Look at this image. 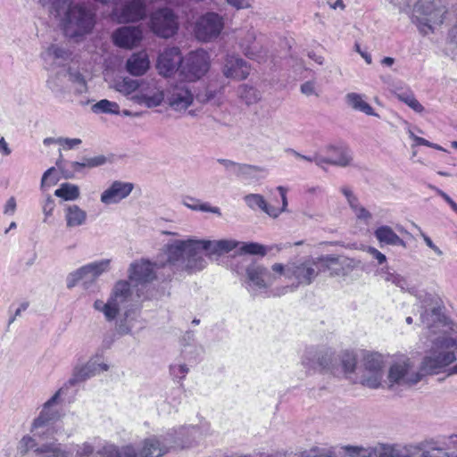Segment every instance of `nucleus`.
<instances>
[{"mask_svg": "<svg viewBox=\"0 0 457 457\" xmlns=\"http://www.w3.org/2000/svg\"><path fill=\"white\" fill-rule=\"evenodd\" d=\"M237 245L236 240L227 239L211 241L188 238L170 241L163 246L166 260L161 262L162 269L169 271L164 279L170 280L177 272L192 274L204 270L207 264L203 255L204 251L211 258L228 253Z\"/></svg>", "mask_w": 457, "mask_h": 457, "instance_id": "1", "label": "nucleus"}, {"mask_svg": "<svg viewBox=\"0 0 457 457\" xmlns=\"http://www.w3.org/2000/svg\"><path fill=\"white\" fill-rule=\"evenodd\" d=\"M110 298L118 312L122 308L126 309L123 317L117 323V332L121 336L129 334L138 317V312L134 303H137L141 298L133 295L130 281L127 280L116 282Z\"/></svg>", "mask_w": 457, "mask_h": 457, "instance_id": "2", "label": "nucleus"}, {"mask_svg": "<svg viewBox=\"0 0 457 457\" xmlns=\"http://www.w3.org/2000/svg\"><path fill=\"white\" fill-rule=\"evenodd\" d=\"M446 0H418L413 8V21L420 31L428 35L434 25H441L448 11Z\"/></svg>", "mask_w": 457, "mask_h": 457, "instance_id": "3", "label": "nucleus"}, {"mask_svg": "<svg viewBox=\"0 0 457 457\" xmlns=\"http://www.w3.org/2000/svg\"><path fill=\"white\" fill-rule=\"evenodd\" d=\"M96 23V14L79 4L70 7L61 19V26L66 37H82L89 34Z\"/></svg>", "mask_w": 457, "mask_h": 457, "instance_id": "4", "label": "nucleus"}, {"mask_svg": "<svg viewBox=\"0 0 457 457\" xmlns=\"http://www.w3.org/2000/svg\"><path fill=\"white\" fill-rule=\"evenodd\" d=\"M457 342L446 336H439L433 340L432 353L424 358L422 370L436 373L438 370L448 366L456 360Z\"/></svg>", "mask_w": 457, "mask_h": 457, "instance_id": "5", "label": "nucleus"}, {"mask_svg": "<svg viewBox=\"0 0 457 457\" xmlns=\"http://www.w3.org/2000/svg\"><path fill=\"white\" fill-rule=\"evenodd\" d=\"M410 293L417 298L423 311L420 313V321L428 328H431L435 323H445V316L442 310L444 303L440 296L435 293L419 291L414 287Z\"/></svg>", "mask_w": 457, "mask_h": 457, "instance_id": "6", "label": "nucleus"}, {"mask_svg": "<svg viewBox=\"0 0 457 457\" xmlns=\"http://www.w3.org/2000/svg\"><path fill=\"white\" fill-rule=\"evenodd\" d=\"M176 431L168 430L165 435L151 436L144 441L139 457H161L170 449H183L187 445L189 439L175 437Z\"/></svg>", "mask_w": 457, "mask_h": 457, "instance_id": "7", "label": "nucleus"}, {"mask_svg": "<svg viewBox=\"0 0 457 457\" xmlns=\"http://www.w3.org/2000/svg\"><path fill=\"white\" fill-rule=\"evenodd\" d=\"M62 392V388L59 389L47 400L44 403L39 415L33 420L31 432L41 440L48 438L49 436L54 435L55 432L54 424L59 419V413L56 410L52 409V406L56 403Z\"/></svg>", "mask_w": 457, "mask_h": 457, "instance_id": "8", "label": "nucleus"}, {"mask_svg": "<svg viewBox=\"0 0 457 457\" xmlns=\"http://www.w3.org/2000/svg\"><path fill=\"white\" fill-rule=\"evenodd\" d=\"M423 377L414 366L413 362L407 357L395 361L390 367L387 379L389 387L395 385L402 386H411L419 383Z\"/></svg>", "mask_w": 457, "mask_h": 457, "instance_id": "9", "label": "nucleus"}, {"mask_svg": "<svg viewBox=\"0 0 457 457\" xmlns=\"http://www.w3.org/2000/svg\"><path fill=\"white\" fill-rule=\"evenodd\" d=\"M161 265V261L152 263L145 260L135 262L130 264L129 269V279L137 287V296L138 298H146V296L143 295L142 290L147 287L148 284L156 278L154 269H162Z\"/></svg>", "mask_w": 457, "mask_h": 457, "instance_id": "10", "label": "nucleus"}, {"mask_svg": "<svg viewBox=\"0 0 457 457\" xmlns=\"http://www.w3.org/2000/svg\"><path fill=\"white\" fill-rule=\"evenodd\" d=\"M320 273L319 257H311L304 261L288 263L286 268L285 277L289 279H295L297 285L307 286L312 283Z\"/></svg>", "mask_w": 457, "mask_h": 457, "instance_id": "11", "label": "nucleus"}, {"mask_svg": "<svg viewBox=\"0 0 457 457\" xmlns=\"http://www.w3.org/2000/svg\"><path fill=\"white\" fill-rule=\"evenodd\" d=\"M337 357L331 350L316 351L307 349L302 363L305 367L320 371H328L334 375L339 372V367L337 364Z\"/></svg>", "mask_w": 457, "mask_h": 457, "instance_id": "12", "label": "nucleus"}, {"mask_svg": "<svg viewBox=\"0 0 457 457\" xmlns=\"http://www.w3.org/2000/svg\"><path fill=\"white\" fill-rule=\"evenodd\" d=\"M112 13L120 22H133L145 16V7L141 0H113Z\"/></svg>", "mask_w": 457, "mask_h": 457, "instance_id": "13", "label": "nucleus"}, {"mask_svg": "<svg viewBox=\"0 0 457 457\" xmlns=\"http://www.w3.org/2000/svg\"><path fill=\"white\" fill-rule=\"evenodd\" d=\"M363 365L361 383L370 388H378L383 378V356L378 353H368L364 357Z\"/></svg>", "mask_w": 457, "mask_h": 457, "instance_id": "14", "label": "nucleus"}, {"mask_svg": "<svg viewBox=\"0 0 457 457\" xmlns=\"http://www.w3.org/2000/svg\"><path fill=\"white\" fill-rule=\"evenodd\" d=\"M209 55L204 50L190 53L183 59L181 74L189 80L202 78L209 70Z\"/></svg>", "mask_w": 457, "mask_h": 457, "instance_id": "15", "label": "nucleus"}, {"mask_svg": "<svg viewBox=\"0 0 457 457\" xmlns=\"http://www.w3.org/2000/svg\"><path fill=\"white\" fill-rule=\"evenodd\" d=\"M151 29L159 37L169 38L178 30L176 17L171 10L162 8L151 15Z\"/></svg>", "mask_w": 457, "mask_h": 457, "instance_id": "16", "label": "nucleus"}, {"mask_svg": "<svg viewBox=\"0 0 457 457\" xmlns=\"http://www.w3.org/2000/svg\"><path fill=\"white\" fill-rule=\"evenodd\" d=\"M223 29L221 17L214 12H209L196 22L195 36L201 41H210L216 38Z\"/></svg>", "mask_w": 457, "mask_h": 457, "instance_id": "17", "label": "nucleus"}, {"mask_svg": "<svg viewBox=\"0 0 457 457\" xmlns=\"http://www.w3.org/2000/svg\"><path fill=\"white\" fill-rule=\"evenodd\" d=\"M107 158L104 155L94 157H83L81 162H66L62 155L56 161V166L61 170L62 177L66 179H72L76 172H81L84 168H96L105 164Z\"/></svg>", "mask_w": 457, "mask_h": 457, "instance_id": "18", "label": "nucleus"}, {"mask_svg": "<svg viewBox=\"0 0 457 457\" xmlns=\"http://www.w3.org/2000/svg\"><path fill=\"white\" fill-rule=\"evenodd\" d=\"M109 366L105 363H98L96 360L91 358L84 364H77L73 370L71 377L66 382V386H74L79 383L85 382L90 378L98 374L101 370H108Z\"/></svg>", "mask_w": 457, "mask_h": 457, "instance_id": "19", "label": "nucleus"}, {"mask_svg": "<svg viewBox=\"0 0 457 457\" xmlns=\"http://www.w3.org/2000/svg\"><path fill=\"white\" fill-rule=\"evenodd\" d=\"M183 58L179 47L165 48L158 57L156 67L164 77H170L177 71H181Z\"/></svg>", "mask_w": 457, "mask_h": 457, "instance_id": "20", "label": "nucleus"}, {"mask_svg": "<svg viewBox=\"0 0 457 457\" xmlns=\"http://www.w3.org/2000/svg\"><path fill=\"white\" fill-rule=\"evenodd\" d=\"M138 89V93L133 96L132 99L140 105H145L148 108L157 107L161 105L164 99L163 91L158 88L154 82L146 86L143 84Z\"/></svg>", "mask_w": 457, "mask_h": 457, "instance_id": "21", "label": "nucleus"}, {"mask_svg": "<svg viewBox=\"0 0 457 457\" xmlns=\"http://www.w3.org/2000/svg\"><path fill=\"white\" fill-rule=\"evenodd\" d=\"M134 188L130 182L113 181L112 185L101 194V202L106 205L118 204L129 195Z\"/></svg>", "mask_w": 457, "mask_h": 457, "instance_id": "22", "label": "nucleus"}, {"mask_svg": "<svg viewBox=\"0 0 457 457\" xmlns=\"http://www.w3.org/2000/svg\"><path fill=\"white\" fill-rule=\"evenodd\" d=\"M170 106L175 111H185L194 101V95L184 84L174 86L169 93Z\"/></svg>", "mask_w": 457, "mask_h": 457, "instance_id": "23", "label": "nucleus"}, {"mask_svg": "<svg viewBox=\"0 0 457 457\" xmlns=\"http://www.w3.org/2000/svg\"><path fill=\"white\" fill-rule=\"evenodd\" d=\"M250 70L248 63L242 58L228 55L223 67V74L226 78L243 80L248 77Z\"/></svg>", "mask_w": 457, "mask_h": 457, "instance_id": "24", "label": "nucleus"}, {"mask_svg": "<svg viewBox=\"0 0 457 457\" xmlns=\"http://www.w3.org/2000/svg\"><path fill=\"white\" fill-rule=\"evenodd\" d=\"M114 44L122 48H132L142 39V31L138 27H122L112 35Z\"/></svg>", "mask_w": 457, "mask_h": 457, "instance_id": "25", "label": "nucleus"}, {"mask_svg": "<svg viewBox=\"0 0 457 457\" xmlns=\"http://www.w3.org/2000/svg\"><path fill=\"white\" fill-rule=\"evenodd\" d=\"M34 454L36 457H72V452L66 450L57 440L37 445Z\"/></svg>", "mask_w": 457, "mask_h": 457, "instance_id": "26", "label": "nucleus"}, {"mask_svg": "<svg viewBox=\"0 0 457 457\" xmlns=\"http://www.w3.org/2000/svg\"><path fill=\"white\" fill-rule=\"evenodd\" d=\"M111 261L104 259L99 262H94L79 268V273L82 274L85 284L95 281L104 272L107 271Z\"/></svg>", "mask_w": 457, "mask_h": 457, "instance_id": "27", "label": "nucleus"}, {"mask_svg": "<svg viewBox=\"0 0 457 457\" xmlns=\"http://www.w3.org/2000/svg\"><path fill=\"white\" fill-rule=\"evenodd\" d=\"M249 281L259 288H265L271 283L270 272L262 265H250L246 269Z\"/></svg>", "mask_w": 457, "mask_h": 457, "instance_id": "28", "label": "nucleus"}, {"mask_svg": "<svg viewBox=\"0 0 457 457\" xmlns=\"http://www.w3.org/2000/svg\"><path fill=\"white\" fill-rule=\"evenodd\" d=\"M150 62L146 53L133 54L126 62V69L133 76H141L149 69Z\"/></svg>", "mask_w": 457, "mask_h": 457, "instance_id": "29", "label": "nucleus"}, {"mask_svg": "<svg viewBox=\"0 0 457 457\" xmlns=\"http://www.w3.org/2000/svg\"><path fill=\"white\" fill-rule=\"evenodd\" d=\"M239 45L245 56L259 60L262 46L256 41V35L253 30H248L245 37L240 39Z\"/></svg>", "mask_w": 457, "mask_h": 457, "instance_id": "30", "label": "nucleus"}, {"mask_svg": "<svg viewBox=\"0 0 457 457\" xmlns=\"http://www.w3.org/2000/svg\"><path fill=\"white\" fill-rule=\"evenodd\" d=\"M244 200L249 208L253 210L259 208L272 218H277L280 214V211H278V208L268 204L262 195L248 194L245 195Z\"/></svg>", "mask_w": 457, "mask_h": 457, "instance_id": "31", "label": "nucleus"}, {"mask_svg": "<svg viewBox=\"0 0 457 457\" xmlns=\"http://www.w3.org/2000/svg\"><path fill=\"white\" fill-rule=\"evenodd\" d=\"M320 273L328 271L330 276L345 275L343 262L339 258L332 255L319 257Z\"/></svg>", "mask_w": 457, "mask_h": 457, "instance_id": "32", "label": "nucleus"}, {"mask_svg": "<svg viewBox=\"0 0 457 457\" xmlns=\"http://www.w3.org/2000/svg\"><path fill=\"white\" fill-rule=\"evenodd\" d=\"M374 235L380 243L390 245L406 246L405 242L389 226L378 227Z\"/></svg>", "mask_w": 457, "mask_h": 457, "instance_id": "33", "label": "nucleus"}, {"mask_svg": "<svg viewBox=\"0 0 457 457\" xmlns=\"http://www.w3.org/2000/svg\"><path fill=\"white\" fill-rule=\"evenodd\" d=\"M102 457H137L136 449L131 445H126L119 448L115 445H105L102 450L96 452Z\"/></svg>", "mask_w": 457, "mask_h": 457, "instance_id": "34", "label": "nucleus"}, {"mask_svg": "<svg viewBox=\"0 0 457 457\" xmlns=\"http://www.w3.org/2000/svg\"><path fill=\"white\" fill-rule=\"evenodd\" d=\"M326 151L328 153H335L336 154L338 155L337 158L332 159L334 166L347 167L351 165L353 156L352 152L348 147L344 145L336 146L333 145H329L326 146Z\"/></svg>", "mask_w": 457, "mask_h": 457, "instance_id": "35", "label": "nucleus"}, {"mask_svg": "<svg viewBox=\"0 0 457 457\" xmlns=\"http://www.w3.org/2000/svg\"><path fill=\"white\" fill-rule=\"evenodd\" d=\"M66 225L69 228L83 225L87 220V212L78 205H70L65 210Z\"/></svg>", "mask_w": 457, "mask_h": 457, "instance_id": "36", "label": "nucleus"}, {"mask_svg": "<svg viewBox=\"0 0 457 457\" xmlns=\"http://www.w3.org/2000/svg\"><path fill=\"white\" fill-rule=\"evenodd\" d=\"M377 457H411L409 451L400 445L378 444Z\"/></svg>", "mask_w": 457, "mask_h": 457, "instance_id": "37", "label": "nucleus"}, {"mask_svg": "<svg viewBox=\"0 0 457 457\" xmlns=\"http://www.w3.org/2000/svg\"><path fill=\"white\" fill-rule=\"evenodd\" d=\"M337 364L339 367V372L337 375L350 374L354 371L357 361L356 356L353 352L345 351L340 355H337Z\"/></svg>", "mask_w": 457, "mask_h": 457, "instance_id": "38", "label": "nucleus"}, {"mask_svg": "<svg viewBox=\"0 0 457 457\" xmlns=\"http://www.w3.org/2000/svg\"><path fill=\"white\" fill-rule=\"evenodd\" d=\"M346 102L353 109L362 112L367 115L376 116L373 108L365 102L361 96L357 93H349L346 95Z\"/></svg>", "mask_w": 457, "mask_h": 457, "instance_id": "39", "label": "nucleus"}, {"mask_svg": "<svg viewBox=\"0 0 457 457\" xmlns=\"http://www.w3.org/2000/svg\"><path fill=\"white\" fill-rule=\"evenodd\" d=\"M395 96L401 102L406 104L410 108H411L416 112H421L424 110V107L415 98L414 94L409 89H399L395 92Z\"/></svg>", "mask_w": 457, "mask_h": 457, "instance_id": "40", "label": "nucleus"}, {"mask_svg": "<svg viewBox=\"0 0 457 457\" xmlns=\"http://www.w3.org/2000/svg\"><path fill=\"white\" fill-rule=\"evenodd\" d=\"M54 195L65 201H73L79 197V188L74 184L62 183L60 187L54 191Z\"/></svg>", "mask_w": 457, "mask_h": 457, "instance_id": "41", "label": "nucleus"}, {"mask_svg": "<svg viewBox=\"0 0 457 457\" xmlns=\"http://www.w3.org/2000/svg\"><path fill=\"white\" fill-rule=\"evenodd\" d=\"M238 243L237 246L235 247L237 253L240 254H253L264 256L267 253L266 247L259 243L249 242V243ZM234 250V248L232 249Z\"/></svg>", "mask_w": 457, "mask_h": 457, "instance_id": "42", "label": "nucleus"}, {"mask_svg": "<svg viewBox=\"0 0 457 457\" xmlns=\"http://www.w3.org/2000/svg\"><path fill=\"white\" fill-rule=\"evenodd\" d=\"M184 204L193 211H201L205 212H212L220 216L221 215L219 207L211 206L208 203H201L200 200L196 198L187 197V199L184 200Z\"/></svg>", "mask_w": 457, "mask_h": 457, "instance_id": "43", "label": "nucleus"}, {"mask_svg": "<svg viewBox=\"0 0 457 457\" xmlns=\"http://www.w3.org/2000/svg\"><path fill=\"white\" fill-rule=\"evenodd\" d=\"M140 84L137 79H134L129 77L118 79L114 82V88L116 91L123 95H130L138 89Z\"/></svg>", "mask_w": 457, "mask_h": 457, "instance_id": "44", "label": "nucleus"}, {"mask_svg": "<svg viewBox=\"0 0 457 457\" xmlns=\"http://www.w3.org/2000/svg\"><path fill=\"white\" fill-rule=\"evenodd\" d=\"M94 308L96 311L102 312L108 321L114 320L119 313L111 298L106 303H104L102 300H96Z\"/></svg>", "mask_w": 457, "mask_h": 457, "instance_id": "45", "label": "nucleus"}, {"mask_svg": "<svg viewBox=\"0 0 457 457\" xmlns=\"http://www.w3.org/2000/svg\"><path fill=\"white\" fill-rule=\"evenodd\" d=\"M92 111L95 113L119 114L120 106L115 102H112L107 99H102L92 106Z\"/></svg>", "mask_w": 457, "mask_h": 457, "instance_id": "46", "label": "nucleus"}, {"mask_svg": "<svg viewBox=\"0 0 457 457\" xmlns=\"http://www.w3.org/2000/svg\"><path fill=\"white\" fill-rule=\"evenodd\" d=\"M378 448V444L373 447H361L347 445L345 447L347 457H377L375 450Z\"/></svg>", "mask_w": 457, "mask_h": 457, "instance_id": "47", "label": "nucleus"}, {"mask_svg": "<svg viewBox=\"0 0 457 457\" xmlns=\"http://www.w3.org/2000/svg\"><path fill=\"white\" fill-rule=\"evenodd\" d=\"M264 170V168L261 166L242 163L237 178L246 180L258 179V173Z\"/></svg>", "mask_w": 457, "mask_h": 457, "instance_id": "48", "label": "nucleus"}, {"mask_svg": "<svg viewBox=\"0 0 457 457\" xmlns=\"http://www.w3.org/2000/svg\"><path fill=\"white\" fill-rule=\"evenodd\" d=\"M67 73L69 75V80L76 86V92L78 94L85 93L87 89V86L83 74L79 71L72 70L71 68L68 69Z\"/></svg>", "mask_w": 457, "mask_h": 457, "instance_id": "49", "label": "nucleus"}, {"mask_svg": "<svg viewBox=\"0 0 457 457\" xmlns=\"http://www.w3.org/2000/svg\"><path fill=\"white\" fill-rule=\"evenodd\" d=\"M239 96L248 105L260 100V94L257 89L248 85H242L239 87Z\"/></svg>", "mask_w": 457, "mask_h": 457, "instance_id": "50", "label": "nucleus"}, {"mask_svg": "<svg viewBox=\"0 0 457 457\" xmlns=\"http://www.w3.org/2000/svg\"><path fill=\"white\" fill-rule=\"evenodd\" d=\"M72 6L71 0H52L50 12L56 18L63 17L66 11Z\"/></svg>", "mask_w": 457, "mask_h": 457, "instance_id": "51", "label": "nucleus"}, {"mask_svg": "<svg viewBox=\"0 0 457 457\" xmlns=\"http://www.w3.org/2000/svg\"><path fill=\"white\" fill-rule=\"evenodd\" d=\"M170 430L176 431V433L174 435L175 437L189 439L187 445L185 446L183 449L188 448L192 445V443L194 441V434H195V427L180 426L177 428H170Z\"/></svg>", "mask_w": 457, "mask_h": 457, "instance_id": "52", "label": "nucleus"}, {"mask_svg": "<svg viewBox=\"0 0 457 457\" xmlns=\"http://www.w3.org/2000/svg\"><path fill=\"white\" fill-rule=\"evenodd\" d=\"M38 444L37 443L36 439L29 436H24L18 444V453L21 454V456H24L29 453L30 450H35L36 447H37Z\"/></svg>", "mask_w": 457, "mask_h": 457, "instance_id": "53", "label": "nucleus"}, {"mask_svg": "<svg viewBox=\"0 0 457 457\" xmlns=\"http://www.w3.org/2000/svg\"><path fill=\"white\" fill-rule=\"evenodd\" d=\"M47 54L52 55L55 60L66 61L70 58V52L65 48L57 45H51L47 49Z\"/></svg>", "mask_w": 457, "mask_h": 457, "instance_id": "54", "label": "nucleus"}, {"mask_svg": "<svg viewBox=\"0 0 457 457\" xmlns=\"http://www.w3.org/2000/svg\"><path fill=\"white\" fill-rule=\"evenodd\" d=\"M217 162L220 164L223 165L225 170L228 173L234 175L237 178L239 169H240L242 163L236 162L228 160V159H222V158L217 159Z\"/></svg>", "mask_w": 457, "mask_h": 457, "instance_id": "55", "label": "nucleus"}, {"mask_svg": "<svg viewBox=\"0 0 457 457\" xmlns=\"http://www.w3.org/2000/svg\"><path fill=\"white\" fill-rule=\"evenodd\" d=\"M54 172H55L54 167H51L45 171V173L42 176V179H41V185H40L41 189H44L46 187H50L52 185H55L58 182V180H59L58 177H52V174Z\"/></svg>", "mask_w": 457, "mask_h": 457, "instance_id": "56", "label": "nucleus"}, {"mask_svg": "<svg viewBox=\"0 0 457 457\" xmlns=\"http://www.w3.org/2000/svg\"><path fill=\"white\" fill-rule=\"evenodd\" d=\"M299 457H335L330 450L312 448L301 453Z\"/></svg>", "mask_w": 457, "mask_h": 457, "instance_id": "57", "label": "nucleus"}, {"mask_svg": "<svg viewBox=\"0 0 457 457\" xmlns=\"http://www.w3.org/2000/svg\"><path fill=\"white\" fill-rule=\"evenodd\" d=\"M95 452V446L89 443L85 442L82 445H78L76 448V456L78 457H88Z\"/></svg>", "mask_w": 457, "mask_h": 457, "instance_id": "58", "label": "nucleus"}, {"mask_svg": "<svg viewBox=\"0 0 457 457\" xmlns=\"http://www.w3.org/2000/svg\"><path fill=\"white\" fill-rule=\"evenodd\" d=\"M340 192L346 198V201H347L349 206L351 207V209L357 206V204H359V200L349 187H347V186L342 187L340 188Z\"/></svg>", "mask_w": 457, "mask_h": 457, "instance_id": "59", "label": "nucleus"}, {"mask_svg": "<svg viewBox=\"0 0 457 457\" xmlns=\"http://www.w3.org/2000/svg\"><path fill=\"white\" fill-rule=\"evenodd\" d=\"M54 207V199L51 195H47L42 205V210L45 214L44 221H46L47 217L53 214Z\"/></svg>", "mask_w": 457, "mask_h": 457, "instance_id": "60", "label": "nucleus"}, {"mask_svg": "<svg viewBox=\"0 0 457 457\" xmlns=\"http://www.w3.org/2000/svg\"><path fill=\"white\" fill-rule=\"evenodd\" d=\"M170 370L174 378H183L189 371V369L186 364H179L170 365Z\"/></svg>", "mask_w": 457, "mask_h": 457, "instance_id": "61", "label": "nucleus"}, {"mask_svg": "<svg viewBox=\"0 0 457 457\" xmlns=\"http://www.w3.org/2000/svg\"><path fill=\"white\" fill-rule=\"evenodd\" d=\"M421 457H450V455L443 448H431L422 452Z\"/></svg>", "mask_w": 457, "mask_h": 457, "instance_id": "62", "label": "nucleus"}, {"mask_svg": "<svg viewBox=\"0 0 457 457\" xmlns=\"http://www.w3.org/2000/svg\"><path fill=\"white\" fill-rule=\"evenodd\" d=\"M448 44L452 50L457 54V23L449 29Z\"/></svg>", "mask_w": 457, "mask_h": 457, "instance_id": "63", "label": "nucleus"}, {"mask_svg": "<svg viewBox=\"0 0 457 457\" xmlns=\"http://www.w3.org/2000/svg\"><path fill=\"white\" fill-rule=\"evenodd\" d=\"M79 280H83V277L82 274L79 273V270L78 269L74 272L70 273L69 276L67 277V287L72 288Z\"/></svg>", "mask_w": 457, "mask_h": 457, "instance_id": "64", "label": "nucleus"}]
</instances>
